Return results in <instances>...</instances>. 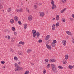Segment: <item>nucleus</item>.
Segmentation results:
<instances>
[{"label": "nucleus", "instance_id": "f257e3e1", "mask_svg": "<svg viewBox=\"0 0 74 74\" xmlns=\"http://www.w3.org/2000/svg\"><path fill=\"white\" fill-rule=\"evenodd\" d=\"M51 3L52 5V9H55V8H56V5L54 4V1H53V0H51Z\"/></svg>", "mask_w": 74, "mask_h": 74}, {"label": "nucleus", "instance_id": "c85d7f7f", "mask_svg": "<svg viewBox=\"0 0 74 74\" xmlns=\"http://www.w3.org/2000/svg\"><path fill=\"white\" fill-rule=\"evenodd\" d=\"M66 21V19H65V18H63L62 19V21L63 22H65V21Z\"/></svg>", "mask_w": 74, "mask_h": 74}, {"label": "nucleus", "instance_id": "39448f33", "mask_svg": "<svg viewBox=\"0 0 74 74\" xmlns=\"http://www.w3.org/2000/svg\"><path fill=\"white\" fill-rule=\"evenodd\" d=\"M62 44H63V45H64V46H65V45H66V41L65 40H63L62 41Z\"/></svg>", "mask_w": 74, "mask_h": 74}, {"label": "nucleus", "instance_id": "e2e57ef3", "mask_svg": "<svg viewBox=\"0 0 74 74\" xmlns=\"http://www.w3.org/2000/svg\"><path fill=\"white\" fill-rule=\"evenodd\" d=\"M5 38H7V36H5Z\"/></svg>", "mask_w": 74, "mask_h": 74}, {"label": "nucleus", "instance_id": "6e6552de", "mask_svg": "<svg viewBox=\"0 0 74 74\" xmlns=\"http://www.w3.org/2000/svg\"><path fill=\"white\" fill-rule=\"evenodd\" d=\"M33 19V17L32 16H29L28 17L29 21H32Z\"/></svg>", "mask_w": 74, "mask_h": 74}, {"label": "nucleus", "instance_id": "7ed1b4c3", "mask_svg": "<svg viewBox=\"0 0 74 74\" xmlns=\"http://www.w3.org/2000/svg\"><path fill=\"white\" fill-rule=\"evenodd\" d=\"M47 49H49V50H51L52 49L51 47L48 45L47 44Z\"/></svg>", "mask_w": 74, "mask_h": 74}, {"label": "nucleus", "instance_id": "f3484780", "mask_svg": "<svg viewBox=\"0 0 74 74\" xmlns=\"http://www.w3.org/2000/svg\"><path fill=\"white\" fill-rule=\"evenodd\" d=\"M59 19V16L58 15H57L56 17V21H58Z\"/></svg>", "mask_w": 74, "mask_h": 74}, {"label": "nucleus", "instance_id": "aec40b11", "mask_svg": "<svg viewBox=\"0 0 74 74\" xmlns=\"http://www.w3.org/2000/svg\"><path fill=\"white\" fill-rule=\"evenodd\" d=\"M14 66L16 68H18V67H19V66L18 65V64L16 63L14 64Z\"/></svg>", "mask_w": 74, "mask_h": 74}, {"label": "nucleus", "instance_id": "20e7f679", "mask_svg": "<svg viewBox=\"0 0 74 74\" xmlns=\"http://www.w3.org/2000/svg\"><path fill=\"white\" fill-rule=\"evenodd\" d=\"M22 11H23V9L22 8H21L19 9H16V12H22Z\"/></svg>", "mask_w": 74, "mask_h": 74}, {"label": "nucleus", "instance_id": "a18cd8bd", "mask_svg": "<svg viewBox=\"0 0 74 74\" xmlns=\"http://www.w3.org/2000/svg\"><path fill=\"white\" fill-rule=\"evenodd\" d=\"M46 73V70L45 69L43 71V73L44 74H45Z\"/></svg>", "mask_w": 74, "mask_h": 74}, {"label": "nucleus", "instance_id": "6ab92c4d", "mask_svg": "<svg viewBox=\"0 0 74 74\" xmlns=\"http://www.w3.org/2000/svg\"><path fill=\"white\" fill-rule=\"evenodd\" d=\"M65 10H66V9L64 8L61 11L60 13H63L64 12V11H65Z\"/></svg>", "mask_w": 74, "mask_h": 74}, {"label": "nucleus", "instance_id": "c03bdc74", "mask_svg": "<svg viewBox=\"0 0 74 74\" xmlns=\"http://www.w3.org/2000/svg\"><path fill=\"white\" fill-rule=\"evenodd\" d=\"M3 5H2L1 4L0 5V8L1 9L3 8Z\"/></svg>", "mask_w": 74, "mask_h": 74}, {"label": "nucleus", "instance_id": "13d9d810", "mask_svg": "<svg viewBox=\"0 0 74 74\" xmlns=\"http://www.w3.org/2000/svg\"><path fill=\"white\" fill-rule=\"evenodd\" d=\"M55 18L54 17L53 19L52 20H53V21H54V20H55Z\"/></svg>", "mask_w": 74, "mask_h": 74}, {"label": "nucleus", "instance_id": "393cba45", "mask_svg": "<svg viewBox=\"0 0 74 74\" xmlns=\"http://www.w3.org/2000/svg\"><path fill=\"white\" fill-rule=\"evenodd\" d=\"M55 66H56L55 65V64H52L51 65V67L52 68L55 67Z\"/></svg>", "mask_w": 74, "mask_h": 74}, {"label": "nucleus", "instance_id": "e433bc0d", "mask_svg": "<svg viewBox=\"0 0 74 74\" xmlns=\"http://www.w3.org/2000/svg\"><path fill=\"white\" fill-rule=\"evenodd\" d=\"M50 66H51V65H50V64H48V65H47V67L48 68L49 67H50Z\"/></svg>", "mask_w": 74, "mask_h": 74}, {"label": "nucleus", "instance_id": "774afa93", "mask_svg": "<svg viewBox=\"0 0 74 74\" xmlns=\"http://www.w3.org/2000/svg\"><path fill=\"white\" fill-rule=\"evenodd\" d=\"M3 69H5V66H4V67H3Z\"/></svg>", "mask_w": 74, "mask_h": 74}, {"label": "nucleus", "instance_id": "c756f323", "mask_svg": "<svg viewBox=\"0 0 74 74\" xmlns=\"http://www.w3.org/2000/svg\"><path fill=\"white\" fill-rule=\"evenodd\" d=\"M18 54L19 55H23V53H22L21 52H18Z\"/></svg>", "mask_w": 74, "mask_h": 74}, {"label": "nucleus", "instance_id": "a19ab883", "mask_svg": "<svg viewBox=\"0 0 74 74\" xmlns=\"http://www.w3.org/2000/svg\"><path fill=\"white\" fill-rule=\"evenodd\" d=\"M26 10L27 11L28 13H30V12L29 11V10L28 9L26 8Z\"/></svg>", "mask_w": 74, "mask_h": 74}, {"label": "nucleus", "instance_id": "79ce46f5", "mask_svg": "<svg viewBox=\"0 0 74 74\" xmlns=\"http://www.w3.org/2000/svg\"><path fill=\"white\" fill-rule=\"evenodd\" d=\"M53 43H54V44H55V43H56V40H53Z\"/></svg>", "mask_w": 74, "mask_h": 74}, {"label": "nucleus", "instance_id": "cd10ccee", "mask_svg": "<svg viewBox=\"0 0 74 74\" xmlns=\"http://www.w3.org/2000/svg\"><path fill=\"white\" fill-rule=\"evenodd\" d=\"M12 30L13 31H15V28L14 27H13L12 28Z\"/></svg>", "mask_w": 74, "mask_h": 74}, {"label": "nucleus", "instance_id": "4be33fe9", "mask_svg": "<svg viewBox=\"0 0 74 74\" xmlns=\"http://www.w3.org/2000/svg\"><path fill=\"white\" fill-rule=\"evenodd\" d=\"M59 22H57L56 23V26L57 27H58V26H59Z\"/></svg>", "mask_w": 74, "mask_h": 74}, {"label": "nucleus", "instance_id": "6e6d98bb", "mask_svg": "<svg viewBox=\"0 0 74 74\" xmlns=\"http://www.w3.org/2000/svg\"><path fill=\"white\" fill-rule=\"evenodd\" d=\"M8 38L10 39V36H8Z\"/></svg>", "mask_w": 74, "mask_h": 74}, {"label": "nucleus", "instance_id": "2eb2a0df", "mask_svg": "<svg viewBox=\"0 0 74 74\" xmlns=\"http://www.w3.org/2000/svg\"><path fill=\"white\" fill-rule=\"evenodd\" d=\"M24 27L25 29H26L27 28V24H24Z\"/></svg>", "mask_w": 74, "mask_h": 74}, {"label": "nucleus", "instance_id": "ea45409f", "mask_svg": "<svg viewBox=\"0 0 74 74\" xmlns=\"http://www.w3.org/2000/svg\"><path fill=\"white\" fill-rule=\"evenodd\" d=\"M11 8H9V9H8V12H10V11H11Z\"/></svg>", "mask_w": 74, "mask_h": 74}, {"label": "nucleus", "instance_id": "5fc2aeb1", "mask_svg": "<svg viewBox=\"0 0 74 74\" xmlns=\"http://www.w3.org/2000/svg\"><path fill=\"white\" fill-rule=\"evenodd\" d=\"M15 71H17V68H16L15 69Z\"/></svg>", "mask_w": 74, "mask_h": 74}, {"label": "nucleus", "instance_id": "b1692460", "mask_svg": "<svg viewBox=\"0 0 74 74\" xmlns=\"http://www.w3.org/2000/svg\"><path fill=\"white\" fill-rule=\"evenodd\" d=\"M58 68L59 69H62L64 68L62 66H58Z\"/></svg>", "mask_w": 74, "mask_h": 74}, {"label": "nucleus", "instance_id": "338daca9", "mask_svg": "<svg viewBox=\"0 0 74 74\" xmlns=\"http://www.w3.org/2000/svg\"><path fill=\"white\" fill-rule=\"evenodd\" d=\"M45 61L47 62V59H45Z\"/></svg>", "mask_w": 74, "mask_h": 74}, {"label": "nucleus", "instance_id": "0e129e2a", "mask_svg": "<svg viewBox=\"0 0 74 74\" xmlns=\"http://www.w3.org/2000/svg\"><path fill=\"white\" fill-rule=\"evenodd\" d=\"M49 42V40H48V41L47 42V43H48Z\"/></svg>", "mask_w": 74, "mask_h": 74}, {"label": "nucleus", "instance_id": "8fccbe9b", "mask_svg": "<svg viewBox=\"0 0 74 74\" xmlns=\"http://www.w3.org/2000/svg\"><path fill=\"white\" fill-rule=\"evenodd\" d=\"M72 39H73V43L74 44V38H72Z\"/></svg>", "mask_w": 74, "mask_h": 74}, {"label": "nucleus", "instance_id": "5701e85b", "mask_svg": "<svg viewBox=\"0 0 74 74\" xmlns=\"http://www.w3.org/2000/svg\"><path fill=\"white\" fill-rule=\"evenodd\" d=\"M24 44H25V43H24V42L22 41L20 42H19V44H22V45H23Z\"/></svg>", "mask_w": 74, "mask_h": 74}, {"label": "nucleus", "instance_id": "680f3d73", "mask_svg": "<svg viewBox=\"0 0 74 74\" xmlns=\"http://www.w3.org/2000/svg\"><path fill=\"white\" fill-rule=\"evenodd\" d=\"M17 71H19V68L18 67V68L17 69Z\"/></svg>", "mask_w": 74, "mask_h": 74}, {"label": "nucleus", "instance_id": "9b49d317", "mask_svg": "<svg viewBox=\"0 0 74 74\" xmlns=\"http://www.w3.org/2000/svg\"><path fill=\"white\" fill-rule=\"evenodd\" d=\"M55 25L53 24L52 26V30H55Z\"/></svg>", "mask_w": 74, "mask_h": 74}, {"label": "nucleus", "instance_id": "603ef678", "mask_svg": "<svg viewBox=\"0 0 74 74\" xmlns=\"http://www.w3.org/2000/svg\"><path fill=\"white\" fill-rule=\"evenodd\" d=\"M72 16L73 18H74V14H72Z\"/></svg>", "mask_w": 74, "mask_h": 74}, {"label": "nucleus", "instance_id": "f8f14e48", "mask_svg": "<svg viewBox=\"0 0 74 74\" xmlns=\"http://www.w3.org/2000/svg\"><path fill=\"white\" fill-rule=\"evenodd\" d=\"M40 16H44V13L43 12L40 13Z\"/></svg>", "mask_w": 74, "mask_h": 74}, {"label": "nucleus", "instance_id": "c9c22d12", "mask_svg": "<svg viewBox=\"0 0 74 74\" xmlns=\"http://www.w3.org/2000/svg\"><path fill=\"white\" fill-rule=\"evenodd\" d=\"M1 63L2 64H3L5 63V62H4V61H1Z\"/></svg>", "mask_w": 74, "mask_h": 74}, {"label": "nucleus", "instance_id": "7c9ffc66", "mask_svg": "<svg viewBox=\"0 0 74 74\" xmlns=\"http://www.w3.org/2000/svg\"><path fill=\"white\" fill-rule=\"evenodd\" d=\"M32 51V49H28L27 50V52L28 53V52H31Z\"/></svg>", "mask_w": 74, "mask_h": 74}, {"label": "nucleus", "instance_id": "bf43d9fd", "mask_svg": "<svg viewBox=\"0 0 74 74\" xmlns=\"http://www.w3.org/2000/svg\"><path fill=\"white\" fill-rule=\"evenodd\" d=\"M31 64L32 65V66H34V64L32 63H31Z\"/></svg>", "mask_w": 74, "mask_h": 74}, {"label": "nucleus", "instance_id": "69168bd1", "mask_svg": "<svg viewBox=\"0 0 74 74\" xmlns=\"http://www.w3.org/2000/svg\"><path fill=\"white\" fill-rule=\"evenodd\" d=\"M21 5H23V4H22V3H21Z\"/></svg>", "mask_w": 74, "mask_h": 74}, {"label": "nucleus", "instance_id": "2f4dec72", "mask_svg": "<svg viewBox=\"0 0 74 74\" xmlns=\"http://www.w3.org/2000/svg\"><path fill=\"white\" fill-rule=\"evenodd\" d=\"M38 42H39V43H41L42 42V40L41 39L39 40Z\"/></svg>", "mask_w": 74, "mask_h": 74}, {"label": "nucleus", "instance_id": "0eeeda50", "mask_svg": "<svg viewBox=\"0 0 74 74\" xmlns=\"http://www.w3.org/2000/svg\"><path fill=\"white\" fill-rule=\"evenodd\" d=\"M14 21L15 22H18V17L16 16L14 17Z\"/></svg>", "mask_w": 74, "mask_h": 74}, {"label": "nucleus", "instance_id": "58836bf2", "mask_svg": "<svg viewBox=\"0 0 74 74\" xmlns=\"http://www.w3.org/2000/svg\"><path fill=\"white\" fill-rule=\"evenodd\" d=\"M18 69L19 70H22V69H22V67H20L19 66H18Z\"/></svg>", "mask_w": 74, "mask_h": 74}, {"label": "nucleus", "instance_id": "f03ea898", "mask_svg": "<svg viewBox=\"0 0 74 74\" xmlns=\"http://www.w3.org/2000/svg\"><path fill=\"white\" fill-rule=\"evenodd\" d=\"M32 33H33V37H34H34H36V30L34 29H33V30H32Z\"/></svg>", "mask_w": 74, "mask_h": 74}, {"label": "nucleus", "instance_id": "3c124183", "mask_svg": "<svg viewBox=\"0 0 74 74\" xmlns=\"http://www.w3.org/2000/svg\"><path fill=\"white\" fill-rule=\"evenodd\" d=\"M10 51H11L12 52H14V50L12 49H10Z\"/></svg>", "mask_w": 74, "mask_h": 74}, {"label": "nucleus", "instance_id": "37998d69", "mask_svg": "<svg viewBox=\"0 0 74 74\" xmlns=\"http://www.w3.org/2000/svg\"><path fill=\"white\" fill-rule=\"evenodd\" d=\"M18 23L19 24V25H21L22 24L21 22V21H18Z\"/></svg>", "mask_w": 74, "mask_h": 74}, {"label": "nucleus", "instance_id": "4c0bfd02", "mask_svg": "<svg viewBox=\"0 0 74 74\" xmlns=\"http://www.w3.org/2000/svg\"><path fill=\"white\" fill-rule=\"evenodd\" d=\"M29 71H27L25 72V73L24 74H29Z\"/></svg>", "mask_w": 74, "mask_h": 74}, {"label": "nucleus", "instance_id": "f704fd0d", "mask_svg": "<svg viewBox=\"0 0 74 74\" xmlns=\"http://www.w3.org/2000/svg\"><path fill=\"white\" fill-rule=\"evenodd\" d=\"M62 3H66V0H62Z\"/></svg>", "mask_w": 74, "mask_h": 74}, {"label": "nucleus", "instance_id": "1a4fd4ad", "mask_svg": "<svg viewBox=\"0 0 74 74\" xmlns=\"http://www.w3.org/2000/svg\"><path fill=\"white\" fill-rule=\"evenodd\" d=\"M66 32L67 34H68V35H69V36H72V34H71V32L68 31H66Z\"/></svg>", "mask_w": 74, "mask_h": 74}, {"label": "nucleus", "instance_id": "a878e982", "mask_svg": "<svg viewBox=\"0 0 74 74\" xmlns=\"http://www.w3.org/2000/svg\"><path fill=\"white\" fill-rule=\"evenodd\" d=\"M10 22L11 23H13L14 22V21L13 19H11L10 20Z\"/></svg>", "mask_w": 74, "mask_h": 74}, {"label": "nucleus", "instance_id": "9d476101", "mask_svg": "<svg viewBox=\"0 0 74 74\" xmlns=\"http://www.w3.org/2000/svg\"><path fill=\"white\" fill-rule=\"evenodd\" d=\"M36 35L37 38H38L39 37V36H40V34L38 32H37L36 33Z\"/></svg>", "mask_w": 74, "mask_h": 74}, {"label": "nucleus", "instance_id": "09e8293b", "mask_svg": "<svg viewBox=\"0 0 74 74\" xmlns=\"http://www.w3.org/2000/svg\"><path fill=\"white\" fill-rule=\"evenodd\" d=\"M70 21H73V18H70Z\"/></svg>", "mask_w": 74, "mask_h": 74}, {"label": "nucleus", "instance_id": "423d86ee", "mask_svg": "<svg viewBox=\"0 0 74 74\" xmlns=\"http://www.w3.org/2000/svg\"><path fill=\"white\" fill-rule=\"evenodd\" d=\"M50 62H52V63L53 62H55L56 61V60L54 59H51L49 60Z\"/></svg>", "mask_w": 74, "mask_h": 74}, {"label": "nucleus", "instance_id": "4468645a", "mask_svg": "<svg viewBox=\"0 0 74 74\" xmlns=\"http://www.w3.org/2000/svg\"><path fill=\"white\" fill-rule=\"evenodd\" d=\"M49 38H50V35H47V40H49Z\"/></svg>", "mask_w": 74, "mask_h": 74}, {"label": "nucleus", "instance_id": "dca6fc26", "mask_svg": "<svg viewBox=\"0 0 74 74\" xmlns=\"http://www.w3.org/2000/svg\"><path fill=\"white\" fill-rule=\"evenodd\" d=\"M51 45L52 47H55L56 44L53 42L51 43Z\"/></svg>", "mask_w": 74, "mask_h": 74}, {"label": "nucleus", "instance_id": "de8ad7c7", "mask_svg": "<svg viewBox=\"0 0 74 74\" xmlns=\"http://www.w3.org/2000/svg\"><path fill=\"white\" fill-rule=\"evenodd\" d=\"M34 8H35V9L37 8V6H36V5H34Z\"/></svg>", "mask_w": 74, "mask_h": 74}, {"label": "nucleus", "instance_id": "49530a36", "mask_svg": "<svg viewBox=\"0 0 74 74\" xmlns=\"http://www.w3.org/2000/svg\"><path fill=\"white\" fill-rule=\"evenodd\" d=\"M8 29H5V32H8Z\"/></svg>", "mask_w": 74, "mask_h": 74}, {"label": "nucleus", "instance_id": "bb28decb", "mask_svg": "<svg viewBox=\"0 0 74 74\" xmlns=\"http://www.w3.org/2000/svg\"><path fill=\"white\" fill-rule=\"evenodd\" d=\"M52 70L53 71H55L56 70V68H55V67H53L52 68Z\"/></svg>", "mask_w": 74, "mask_h": 74}, {"label": "nucleus", "instance_id": "a211bd4d", "mask_svg": "<svg viewBox=\"0 0 74 74\" xmlns=\"http://www.w3.org/2000/svg\"><path fill=\"white\" fill-rule=\"evenodd\" d=\"M68 58H69V55H66L65 57V59H66V60L68 59Z\"/></svg>", "mask_w": 74, "mask_h": 74}, {"label": "nucleus", "instance_id": "052dcab7", "mask_svg": "<svg viewBox=\"0 0 74 74\" xmlns=\"http://www.w3.org/2000/svg\"><path fill=\"white\" fill-rule=\"evenodd\" d=\"M49 60H48V59H47V62H48Z\"/></svg>", "mask_w": 74, "mask_h": 74}, {"label": "nucleus", "instance_id": "412c9836", "mask_svg": "<svg viewBox=\"0 0 74 74\" xmlns=\"http://www.w3.org/2000/svg\"><path fill=\"white\" fill-rule=\"evenodd\" d=\"M68 67L69 68V69H72L73 68V66L71 65H69L68 66Z\"/></svg>", "mask_w": 74, "mask_h": 74}, {"label": "nucleus", "instance_id": "4d7b16f0", "mask_svg": "<svg viewBox=\"0 0 74 74\" xmlns=\"http://www.w3.org/2000/svg\"><path fill=\"white\" fill-rule=\"evenodd\" d=\"M39 5H42V3H40L39 4H38Z\"/></svg>", "mask_w": 74, "mask_h": 74}, {"label": "nucleus", "instance_id": "864d4df0", "mask_svg": "<svg viewBox=\"0 0 74 74\" xmlns=\"http://www.w3.org/2000/svg\"><path fill=\"white\" fill-rule=\"evenodd\" d=\"M14 35H16V32H14Z\"/></svg>", "mask_w": 74, "mask_h": 74}, {"label": "nucleus", "instance_id": "473e14b6", "mask_svg": "<svg viewBox=\"0 0 74 74\" xmlns=\"http://www.w3.org/2000/svg\"><path fill=\"white\" fill-rule=\"evenodd\" d=\"M14 59L16 60H18V58L16 57H14Z\"/></svg>", "mask_w": 74, "mask_h": 74}, {"label": "nucleus", "instance_id": "ddd939ff", "mask_svg": "<svg viewBox=\"0 0 74 74\" xmlns=\"http://www.w3.org/2000/svg\"><path fill=\"white\" fill-rule=\"evenodd\" d=\"M63 64H66L67 63V62H66V60L65 59H63Z\"/></svg>", "mask_w": 74, "mask_h": 74}, {"label": "nucleus", "instance_id": "72a5a7b5", "mask_svg": "<svg viewBox=\"0 0 74 74\" xmlns=\"http://www.w3.org/2000/svg\"><path fill=\"white\" fill-rule=\"evenodd\" d=\"M14 38H12L11 39V41H12V42H13L14 41Z\"/></svg>", "mask_w": 74, "mask_h": 74}]
</instances>
